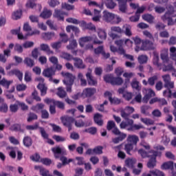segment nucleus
<instances>
[{
    "label": "nucleus",
    "mask_w": 176,
    "mask_h": 176,
    "mask_svg": "<svg viewBox=\"0 0 176 176\" xmlns=\"http://www.w3.org/2000/svg\"><path fill=\"white\" fill-rule=\"evenodd\" d=\"M62 76H64L65 79L63 80V83L67 85V91L71 93L72 91V85L75 82V77L71 73L61 72Z\"/></svg>",
    "instance_id": "f03ea898"
},
{
    "label": "nucleus",
    "mask_w": 176,
    "mask_h": 176,
    "mask_svg": "<svg viewBox=\"0 0 176 176\" xmlns=\"http://www.w3.org/2000/svg\"><path fill=\"white\" fill-rule=\"evenodd\" d=\"M111 30L113 32H117V34H123V32H124V31H123L119 26H113L111 28Z\"/></svg>",
    "instance_id": "e2e57ef3"
},
{
    "label": "nucleus",
    "mask_w": 176,
    "mask_h": 176,
    "mask_svg": "<svg viewBox=\"0 0 176 176\" xmlns=\"http://www.w3.org/2000/svg\"><path fill=\"white\" fill-rule=\"evenodd\" d=\"M107 3H106V6L107 9H115L116 7V3L113 2V0H107Z\"/></svg>",
    "instance_id": "864d4df0"
},
{
    "label": "nucleus",
    "mask_w": 176,
    "mask_h": 176,
    "mask_svg": "<svg viewBox=\"0 0 176 176\" xmlns=\"http://www.w3.org/2000/svg\"><path fill=\"white\" fill-rule=\"evenodd\" d=\"M38 119V116L34 113H30L28 114V122H32V120H36Z\"/></svg>",
    "instance_id": "0e129e2a"
},
{
    "label": "nucleus",
    "mask_w": 176,
    "mask_h": 176,
    "mask_svg": "<svg viewBox=\"0 0 176 176\" xmlns=\"http://www.w3.org/2000/svg\"><path fill=\"white\" fill-rule=\"evenodd\" d=\"M78 47V43H76V40H72L69 42V44L67 45V50H74L76 47Z\"/></svg>",
    "instance_id": "79ce46f5"
},
{
    "label": "nucleus",
    "mask_w": 176,
    "mask_h": 176,
    "mask_svg": "<svg viewBox=\"0 0 176 176\" xmlns=\"http://www.w3.org/2000/svg\"><path fill=\"white\" fill-rule=\"evenodd\" d=\"M162 170H174V162L173 161H168L164 162L161 166Z\"/></svg>",
    "instance_id": "aec40b11"
},
{
    "label": "nucleus",
    "mask_w": 176,
    "mask_h": 176,
    "mask_svg": "<svg viewBox=\"0 0 176 176\" xmlns=\"http://www.w3.org/2000/svg\"><path fill=\"white\" fill-rule=\"evenodd\" d=\"M74 61V67L76 68H78L79 69H85L86 68V65L83 64V60L79 58H73Z\"/></svg>",
    "instance_id": "ddd939ff"
},
{
    "label": "nucleus",
    "mask_w": 176,
    "mask_h": 176,
    "mask_svg": "<svg viewBox=\"0 0 176 176\" xmlns=\"http://www.w3.org/2000/svg\"><path fill=\"white\" fill-rule=\"evenodd\" d=\"M128 144H131L133 145V146H137V144L138 141H140V139L138 138V136L135 135H129L127 138Z\"/></svg>",
    "instance_id": "a211bd4d"
},
{
    "label": "nucleus",
    "mask_w": 176,
    "mask_h": 176,
    "mask_svg": "<svg viewBox=\"0 0 176 176\" xmlns=\"http://www.w3.org/2000/svg\"><path fill=\"white\" fill-rule=\"evenodd\" d=\"M14 86H12L11 89L6 91V97L8 98V100H12V101H14L16 99L14 98V96L11 93H14Z\"/></svg>",
    "instance_id": "a878e982"
},
{
    "label": "nucleus",
    "mask_w": 176,
    "mask_h": 176,
    "mask_svg": "<svg viewBox=\"0 0 176 176\" xmlns=\"http://www.w3.org/2000/svg\"><path fill=\"white\" fill-rule=\"evenodd\" d=\"M150 174H152L153 176H166L164 172L159 170V169H154L149 171Z\"/></svg>",
    "instance_id": "4c0bfd02"
},
{
    "label": "nucleus",
    "mask_w": 176,
    "mask_h": 176,
    "mask_svg": "<svg viewBox=\"0 0 176 176\" xmlns=\"http://www.w3.org/2000/svg\"><path fill=\"white\" fill-rule=\"evenodd\" d=\"M149 153H151L150 159L147 163V167L148 168H155L156 167V157L158 156V157H162V152L160 151H156L155 150H151L149 151Z\"/></svg>",
    "instance_id": "7ed1b4c3"
},
{
    "label": "nucleus",
    "mask_w": 176,
    "mask_h": 176,
    "mask_svg": "<svg viewBox=\"0 0 176 176\" xmlns=\"http://www.w3.org/2000/svg\"><path fill=\"white\" fill-rule=\"evenodd\" d=\"M98 36L100 39H102L103 41H105V39H107V32L102 29H98Z\"/></svg>",
    "instance_id": "a19ab883"
},
{
    "label": "nucleus",
    "mask_w": 176,
    "mask_h": 176,
    "mask_svg": "<svg viewBox=\"0 0 176 176\" xmlns=\"http://www.w3.org/2000/svg\"><path fill=\"white\" fill-rule=\"evenodd\" d=\"M131 86L137 91H140L141 90V87H140V82L137 80L132 81L131 83Z\"/></svg>",
    "instance_id": "8fccbe9b"
},
{
    "label": "nucleus",
    "mask_w": 176,
    "mask_h": 176,
    "mask_svg": "<svg viewBox=\"0 0 176 176\" xmlns=\"http://www.w3.org/2000/svg\"><path fill=\"white\" fill-rule=\"evenodd\" d=\"M23 63L27 67H30V68H32L35 65V61L29 57L25 58Z\"/></svg>",
    "instance_id": "7c9ffc66"
},
{
    "label": "nucleus",
    "mask_w": 176,
    "mask_h": 176,
    "mask_svg": "<svg viewBox=\"0 0 176 176\" xmlns=\"http://www.w3.org/2000/svg\"><path fill=\"white\" fill-rule=\"evenodd\" d=\"M21 16H23V11L18 10L12 14V19L13 20H19V19H21Z\"/></svg>",
    "instance_id": "ea45409f"
},
{
    "label": "nucleus",
    "mask_w": 176,
    "mask_h": 176,
    "mask_svg": "<svg viewBox=\"0 0 176 176\" xmlns=\"http://www.w3.org/2000/svg\"><path fill=\"white\" fill-rule=\"evenodd\" d=\"M86 76H87V82H88V85H89V86H96V85L97 84V80H96L93 78V76L91 75V72H88L86 74Z\"/></svg>",
    "instance_id": "412c9836"
},
{
    "label": "nucleus",
    "mask_w": 176,
    "mask_h": 176,
    "mask_svg": "<svg viewBox=\"0 0 176 176\" xmlns=\"http://www.w3.org/2000/svg\"><path fill=\"white\" fill-rule=\"evenodd\" d=\"M134 146L132 144L126 143L124 145V150L125 151L126 155H129V156H133V153L135 152V150L134 149Z\"/></svg>",
    "instance_id": "f8f14e48"
},
{
    "label": "nucleus",
    "mask_w": 176,
    "mask_h": 176,
    "mask_svg": "<svg viewBox=\"0 0 176 176\" xmlns=\"http://www.w3.org/2000/svg\"><path fill=\"white\" fill-rule=\"evenodd\" d=\"M65 12L61 11L60 10H55L54 12V17L57 19L58 21H64V15Z\"/></svg>",
    "instance_id": "2eb2a0df"
},
{
    "label": "nucleus",
    "mask_w": 176,
    "mask_h": 176,
    "mask_svg": "<svg viewBox=\"0 0 176 176\" xmlns=\"http://www.w3.org/2000/svg\"><path fill=\"white\" fill-rule=\"evenodd\" d=\"M166 64H168V65H164L162 69L163 72H173V71H175V69L173 65V63H170V61H168V63H166Z\"/></svg>",
    "instance_id": "393cba45"
},
{
    "label": "nucleus",
    "mask_w": 176,
    "mask_h": 176,
    "mask_svg": "<svg viewBox=\"0 0 176 176\" xmlns=\"http://www.w3.org/2000/svg\"><path fill=\"white\" fill-rule=\"evenodd\" d=\"M119 10L122 12V13H126L127 10V1H123L121 3H118Z\"/></svg>",
    "instance_id": "72a5a7b5"
},
{
    "label": "nucleus",
    "mask_w": 176,
    "mask_h": 176,
    "mask_svg": "<svg viewBox=\"0 0 176 176\" xmlns=\"http://www.w3.org/2000/svg\"><path fill=\"white\" fill-rule=\"evenodd\" d=\"M80 27L83 28V30H89V31H94L96 32V26L91 23H86L85 21L80 22Z\"/></svg>",
    "instance_id": "6e6552de"
},
{
    "label": "nucleus",
    "mask_w": 176,
    "mask_h": 176,
    "mask_svg": "<svg viewBox=\"0 0 176 176\" xmlns=\"http://www.w3.org/2000/svg\"><path fill=\"white\" fill-rule=\"evenodd\" d=\"M37 89L41 91V96H46V93L47 91V87L45 86L43 84H38L37 85Z\"/></svg>",
    "instance_id": "473e14b6"
},
{
    "label": "nucleus",
    "mask_w": 176,
    "mask_h": 176,
    "mask_svg": "<svg viewBox=\"0 0 176 176\" xmlns=\"http://www.w3.org/2000/svg\"><path fill=\"white\" fill-rule=\"evenodd\" d=\"M136 160L133 158H129L125 160V164L129 168H134Z\"/></svg>",
    "instance_id": "c85d7f7f"
},
{
    "label": "nucleus",
    "mask_w": 176,
    "mask_h": 176,
    "mask_svg": "<svg viewBox=\"0 0 176 176\" xmlns=\"http://www.w3.org/2000/svg\"><path fill=\"white\" fill-rule=\"evenodd\" d=\"M123 83V79L120 77H113V81H112V85L115 86H120Z\"/></svg>",
    "instance_id": "c9c22d12"
},
{
    "label": "nucleus",
    "mask_w": 176,
    "mask_h": 176,
    "mask_svg": "<svg viewBox=\"0 0 176 176\" xmlns=\"http://www.w3.org/2000/svg\"><path fill=\"white\" fill-rule=\"evenodd\" d=\"M56 94L59 98H65L67 97V91L61 87L58 88Z\"/></svg>",
    "instance_id": "c756f323"
},
{
    "label": "nucleus",
    "mask_w": 176,
    "mask_h": 176,
    "mask_svg": "<svg viewBox=\"0 0 176 176\" xmlns=\"http://www.w3.org/2000/svg\"><path fill=\"white\" fill-rule=\"evenodd\" d=\"M84 133H88L89 134H91V135H96L97 134V128L96 126H91L88 129H85L83 131Z\"/></svg>",
    "instance_id": "e433bc0d"
},
{
    "label": "nucleus",
    "mask_w": 176,
    "mask_h": 176,
    "mask_svg": "<svg viewBox=\"0 0 176 176\" xmlns=\"http://www.w3.org/2000/svg\"><path fill=\"white\" fill-rule=\"evenodd\" d=\"M23 144L26 148L32 146V138L30 136H25L23 138Z\"/></svg>",
    "instance_id": "b1692460"
},
{
    "label": "nucleus",
    "mask_w": 176,
    "mask_h": 176,
    "mask_svg": "<svg viewBox=\"0 0 176 176\" xmlns=\"http://www.w3.org/2000/svg\"><path fill=\"white\" fill-rule=\"evenodd\" d=\"M62 9H66V10H74L75 9L74 6L69 5L67 3H62Z\"/></svg>",
    "instance_id": "6e6d98bb"
},
{
    "label": "nucleus",
    "mask_w": 176,
    "mask_h": 176,
    "mask_svg": "<svg viewBox=\"0 0 176 176\" xmlns=\"http://www.w3.org/2000/svg\"><path fill=\"white\" fill-rule=\"evenodd\" d=\"M40 163H42L45 166H50V164H52V160L50 158H41L40 160Z\"/></svg>",
    "instance_id": "680f3d73"
},
{
    "label": "nucleus",
    "mask_w": 176,
    "mask_h": 176,
    "mask_svg": "<svg viewBox=\"0 0 176 176\" xmlns=\"http://www.w3.org/2000/svg\"><path fill=\"white\" fill-rule=\"evenodd\" d=\"M113 75L107 74L103 77V79L106 83H111V85H112V82H113Z\"/></svg>",
    "instance_id": "de8ad7c7"
},
{
    "label": "nucleus",
    "mask_w": 176,
    "mask_h": 176,
    "mask_svg": "<svg viewBox=\"0 0 176 176\" xmlns=\"http://www.w3.org/2000/svg\"><path fill=\"white\" fill-rule=\"evenodd\" d=\"M60 58L66 60V61H71L74 60V56L67 52H62L60 55Z\"/></svg>",
    "instance_id": "bb28decb"
},
{
    "label": "nucleus",
    "mask_w": 176,
    "mask_h": 176,
    "mask_svg": "<svg viewBox=\"0 0 176 176\" xmlns=\"http://www.w3.org/2000/svg\"><path fill=\"white\" fill-rule=\"evenodd\" d=\"M30 160H32V162H36V163L41 162V155L38 154V153H36L33 155L30 156Z\"/></svg>",
    "instance_id": "bf43d9fd"
},
{
    "label": "nucleus",
    "mask_w": 176,
    "mask_h": 176,
    "mask_svg": "<svg viewBox=\"0 0 176 176\" xmlns=\"http://www.w3.org/2000/svg\"><path fill=\"white\" fill-rule=\"evenodd\" d=\"M43 108H45V104L43 103H38L35 106H33L32 109L35 112H38V111L43 110Z\"/></svg>",
    "instance_id": "c03bdc74"
},
{
    "label": "nucleus",
    "mask_w": 176,
    "mask_h": 176,
    "mask_svg": "<svg viewBox=\"0 0 176 176\" xmlns=\"http://www.w3.org/2000/svg\"><path fill=\"white\" fill-rule=\"evenodd\" d=\"M39 130L41 134V137H43L44 140H49V134L46 133V131H45V128L39 127Z\"/></svg>",
    "instance_id": "4d7b16f0"
},
{
    "label": "nucleus",
    "mask_w": 176,
    "mask_h": 176,
    "mask_svg": "<svg viewBox=\"0 0 176 176\" xmlns=\"http://www.w3.org/2000/svg\"><path fill=\"white\" fill-rule=\"evenodd\" d=\"M96 92L97 89H96V88H86L83 90L82 95L87 98H90V97H93Z\"/></svg>",
    "instance_id": "1a4fd4ad"
},
{
    "label": "nucleus",
    "mask_w": 176,
    "mask_h": 176,
    "mask_svg": "<svg viewBox=\"0 0 176 176\" xmlns=\"http://www.w3.org/2000/svg\"><path fill=\"white\" fill-rule=\"evenodd\" d=\"M9 76H13V75H15V76L18 77V79L21 82L23 80V73L20 72L19 69H12L10 72H8Z\"/></svg>",
    "instance_id": "dca6fc26"
},
{
    "label": "nucleus",
    "mask_w": 176,
    "mask_h": 176,
    "mask_svg": "<svg viewBox=\"0 0 176 176\" xmlns=\"http://www.w3.org/2000/svg\"><path fill=\"white\" fill-rule=\"evenodd\" d=\"M140 64H146L148 63V56L146 55H140L138 58Z\"/></svg>",
    "instance_id": "49530a36"
},
{
    "label": "nucleus",
    "mask_w": 176,
    "mask_h": 176,
    "mask_svg": "<svg viewBox=\"0 0 176 176\" xmlns=\"http://www.w3.org/2000/svg\"><path fill=\"white\" fill-rule=\"evenodd\" d=\"M40 50L42 52H46L47 54L48 55L54 54L53 51L50 50V47H49V45L45 43L40 45Z\"/></svg>",
    "instance_id": "4be33fe9"
},
{
    "label": "nucleus",
    "mask_w": 176,
    "mask_h": 176,
    "mask_svg": "<svg viewBox=\"0 0 176 176\" xmlns=\"http://www.w3.org/2000/svg\"><path fill=\"white\" fill-rule=\"evenodd\" d=\"M102 149H103V147L101 146H98L96 147H95L94 149H93V152L94 153H95L96 155H101L102 154Z\"/></svg>",
    "instance_id": "69168bd1"
},
{
    "label": "nucleus",
    "mask_w": 176,
    "mask_h": 176,
    "mask_svg": "<svg viewBox=\"0 0 176 176\" xmlns=\"http://www.w3.org/2000/svg\"><path fill=\"white\" fill-rule=\"evenodd\" d=\"M14 52H17V53H22L23 52V45L16 43L14 47Z\"/></svg>",
    "instance_id": "774afa93"
},
{
    "label": "nucleus",
    "mask_w": 176,
    "mask_h": 176,
    "mask_svg": "<svg viewBox=\"0 0 176 176\" xmlns=\"http://www.w3.org/2000/svg\"><path fill=\"white\" fill-rule=\"evenodd\" d=\"M138 153L142 156L143 159H145V157H151V155H149V151L146 152L145 150L140 148L138 150Z\"/></svg>",
    "instance_id": "a18cd8bd"
},
{
    "label": "nucleus",
    "mask_w": 176,
    "mask_h": 176,
    "mask_svg": "<svg viewBox=\"0 0 176 176\" xmlns=\"http://www.w3.org/2000/svg\"><path fill=\"white\" fill-rule=\"evenodd\" d=\"M104 51V45H100L94 49V54H96V56H99V54H102Z\"/></svg>",
    "instance_id": "3c124183"
},
{
    "label": "nucleus",
    "mask_w": 176,
    "mask_h": 176,
    "mask_svg": "<svg viewBox=\"0 0 176 176\" xmlns=\"http://www.w3.org/2000/svg\"><path fill=\"white\" fill-rule=\"evenodd\" d=\"M102 118V115L99 113H96L94 116V121L98 126H102L104 124V121L101 119Z\"/></svg>",
    "instance_id": "6ab92c4d"
},
{
    "label": "nucleus",
    "mask_w": 176,
    "mask_h": 176,
    "mask_svg": "<svg viewBox=\"0 0 176 176\" xmlns=\"http://www.w3.org/2000/svg\"><path fill=\"white\" fill-rule=\"evenodd\" d=\"M10 111L14 113L19 111V103H17V101H16L15 104L10 105Z\"/></svg>",
    "instance_id": "5fc2aeb1"
},
{
    "label": "nucleus",
    "mask_w": 176,
    "mask_h": 176,
    "mask_svg": "<svg viewBox=\"0 0 176 176\" xmlns=\"http://www.w3.org/2000/svg\"><path fill=\"white\" fill-rule=\"evenodd\" d=\"M153 63L154 64V65H155V67H157V68H160V69H162V63H160V58H159V54L156 53V52H153Z\"/></svg>",
    "instance_id": "5701e85b"
},
{
    "label": "nucleus",
    "mask_w": 176,
    "mask_h": 176,
    "mask_svg": "<svg viewBox=\"0 0 176 176\" xmlns=\"http://www.w3.org/2000/svg\"><path fill=\"white\" fill-rule=\"evenodd\" d=\"M103 20L107 21V23H112L113 20H115V14L108 12L104 11L103 12Z\"/></svg>",
    "instance_id": "9d476101"
},
{
    "label": "nucleus",
    "mask_w": 176,
    "mask_h": 176,
    "mask_svg": "<svg viewBox=\"0 0 176 176\" xmlns=\"http://www.w3.org/2000/svg\"><path fill=\"white\" fill-rule=\"evenodd\" d=\"M52 152L53 153L55 159H60L63 166H67L69 163H72V162H74V160L71 158L68 160V158L65 157L67 151L64 148H61L60 146L52 148Z\"/></svg>",
    "instance_id": "f257e3e1"
},
{
    "label": "nucleus",
    "mask_w": 176,
    "mask_h": 176,
    "mask_svg": "<svg viewBox=\"0 0 176 176\" xmlns=\"http://www.w3.org/2000/svg\"><path fill=\"white\" fill-rule=\"evenodd\" d=\"M156 80H157V76H153L148 79V83L150 86H155Z\"/></svg>",
    "instance_id": "052dcab7"
},
{
    "label": "nucleus",
    "mask_w": 176,
    "mask_h": 176,
    "mask_svg": "<svg viewBox=\"0 0 176 176\" xmlns=\"http://www.w3.org/2000/svg\"><path fill=\"white\" fill-rule=\"evenodd\" d=\"M59 36L61 39V42H63V43H67L68 41H69V38H68V35L65 33H60Z\"/></svg>",
    "instance_id": "13d9d810"
},
{
    "label": "nucleus",
    "mask_w": 176,
    "mask_h": 176,
    "mask_svg": "<svg viewBox=\"0 0 176 176\" xmlns=\"http://www.w3.org/2000/svg\"><path fill=\"white\" fill-rule=\"evenodd\" d=\"M54 36H56V34L53 32L44 33L43 34L44 39L47 41H50V39L54 38Z\"/></svg>",
    "instance_id": "09e8293b"
},
{
    "label": "nucleus",
    "mask_w": 176,
    "mask_h": 176,
    "mask_svg": "<svg viewBox=\"0 0 176 176\" xmlns=\"http://www.w3.org/2000/svg\"><path fill=\"white\" fill-rule=\"evenodd\" d=\"M142 19L144 21H147L149 24L153 23V21L155 20V17L150 14H145L142 15Z\"/></svg>",
    "instance_id": "cd10ccee"
},
{
    "label": "nucleus",
    "mask_w": 176,
    "mask_h": 176,
    "mask_svg": "<svg viewBox=\"0 0 176 176\" xmlns=\"http://www.w3.org/2000/svg\"><path fill=\"white\" fill-rule=\"evenodd\" d=\"M9 130L11 131H23L21 124H14L10 127Z\"/></svg>",
    "instance_id": "37998d69"
},
{
    "label": "nucleus",
    "mask_w": 176,
    "mask_h": 176,
    "mask_svg": "<svg viewBox=\"0 0 176 176\" xmlns=\"http://www.w3.org/2000/svg\"><path fill=\"white\" fill-rule=\"evenodd\" d=\"M50 8H56V6H58L60 5V1L58 0H50L47 2Z\"/></svg>",
    "instance_id": "603ef678"
},
{
    "label": "nucleus",
    "mask_w": 176,
    "mask_h": 176,
    "mask_svg": "<svg viewBox=\"0 0 176 176\" xmlns=\"http://www.w3.org/2000/svg\"><path fill=\"white\" fill-rule=\"evenodd\" d=\"M11 83H13V81L8 80L6 78H3L0 80V85H1V86L6 88L7 89H9Z\"/></svg>",
    "instance_id": "f704fd0d"
},
{
    "label": "nucleus",
    "mask_w": 176,
    "mask_h": 176,
    "mask_svg": "<svg viewBox=\"0 0 176 176\" xmlns=\"http://www.w3.org/2000/svg\"><path fill=\"white\" fill-rule=\"evenodd\" d=\"M141 50H155V46L153 45V42L146 40L142 41Z\"/></svg>",
    "instance_id": "0eeeda50"
},
{
    "label": "nucleus",
    "mask_w": 176,
    "mask_h": 176,
    "mask_svg": "<svg viewBox=\"0 0 176 176\" xmlns=\"http://www.w3.org/2000/svg\"><path fill=\"white\" fill-rule=\"evenodd\" d=\"M91 41H93V37L90 36H87L81 37L79 39L78 42L80 47H84L85 44L87 43V42H91Z\"/></svg>",
    "instance_id": "f3484780"
},
{
    "label": "nucleus",
    "mask_w": 176,
    "mask_h": 176,
    "mask_svg": "<svg viewBox=\"0 0 176 176\" xmlns=\"http://www.w3.org/2000/svg\"><path fill=\"white\" fill-rule=\"evenodd\" d=\"M127 137V135L125 133H122L120 135L118 138H115L112 140L113 144H119L120 142L123 141Z\"/></svg>",
    "instance_id": "2f4dec72"
},
{
    "label": "nucleus",
    "mask_w": 176,
    "mask_h": 176,
    "mask_svg": "<svg viewBox=\"0 0 176 176\" xmlns=\"http://www.w3.org/2000/svg\"><path fill=\"white\" fill-rule=\"evenodd\" d=\"M74 123H75L76 127H85L86 124L85 123V121H83V120H75Z\"/></svg>",
    "instance_id": "338daca9"
},
{
    "label": "nucleus",
    "mask_w": 176,
    "mask_h": 176,
    "mask_svg": "<svg viewBox=\"0 0 176 176\" xmlns=\"http://www.w3.org/2000/svg\"><path fill=\"white\" fill-rule=\"evenodd\" d=\"M43 75L45 78H49V81L52 82L53 80V76L56 75V69L53 67H48L43 70Z\"/></svg>",
    "instance_id": "39448f33"
},
{
    "label": "nucleus",
    "mask_w": 176,
    "mask_h": 176,
    "mask_svg": "<svg viewBox=\"0 0 176 176\" xmlns=\"http://www.w3.org/2000/svg\"><path fill=\"white\" fill-rule=\"evenodd\" d=\"M52 14V10L46 9L41 12V16L43 19H49V17H51Z\"/></svg>",
    "instance_id": "58836bf2"
},
{
    "label": "nucleus",
    "mask_w": 176,
    "mask_h": 176,
    "mask_svg": "<svg viewBox=\"0 0 176 176\" xmlns=\"http://www.w3.org/2000/svg\"><path fill=\"white\" fill-rule=\"evenodd\" d=\"M60 120L65 127H67L68 131L72 130V124L75 123V118L69 116H64L60 117Z\"/></svg>",
    "instance_id": "20e7f679"
},
{
    "label": "nucleus",
    "mask_w": 176,
    "mask_h": 176,
    "mask_svg": "<svg viewBox=\"0 0 176 176\" xmlns=\"http://www.w3.org/2000/svg\"><path fill=\"white\" fill-rule=\"evenodd\" d=\"M162 20L164 21H168V25H174V21L171 17V14L170 12H166L164 15L162 16Z\"/></svg>",
    "instance_id": "4468645a"
},
{
    "label": "nucleus",
    "mask_w": 176,
    "mask_h": 176,
    "mask_svg": "<svg viewBox=\"0 0 176 176\" xmlns=\"http://www.w3.org/2000/svg\"><path fill=\"white\" fill-rule=\"evenodd\" d=\"M160 57L164 64L168 63V61H170V58H168V49L162 50L161 51Z\"/></svg>",
    "instance_id": "9b49d317"
},
{
    "label": "nucleus",
    "mask_w": 176,
    "mask_h": 176,
    "mask_svg": "<svg viewBox=\"0 0 176 176\" xmlns=\"http://www.w3.org/2000/svg\"><path fill=\"white\" fill-rule=\"evenodd\" d=\"M126 89H127V85L121 88H119L118 90V93L120 94H122L123 98L126 100V101H130L131 98H133V94L131 92H129L126 91Z\"/></svg>",
    "instance_id": "423d86ee"
}]
</instances>
